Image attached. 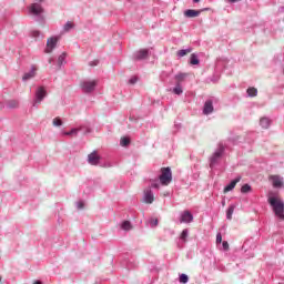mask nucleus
Wrapping results in <instances>:
<instances>
[{
    "label": "nucleus",
    "mask_w": 284,
    "mask_h": 284,
    "mask_svg": "<svg viewBox=\"0 0 284 284\" xmlns=\"http://www.w3.org/2000/svg\"><path fill=\"white\" fill-rule=\"evenodd\" d=\"M270 205L273 206V212L278 216L281 221L284 220V203L277 197L268 199Z\"/></svg>",
    "instance_id": "nucleus-1"
},
{
    "label": "nucleus",
    "mask_w": 284,
    "mask_h": 284,
    "mask_svg": "<svg viewBox=\"0 0 284 284\" xmlns=\"http://www.w3.org/2000/svg\"><path fill=\"white\" fill-rule=\"evenodd\" d=\"M159 179L161 185H170L172 183V170L170 168H162Z\"/></svg>",
    "instance_id": "nucleus-2"
},
{
    "label": "nucleus",
    "mask_w": 284,
    "mask_h": 284,
    "mask_svg": "<svg viewBox=\"0 0 284 284\" xmlns=\"http://www.w3.org/2000/svg\"><path fill=\"white\" fill-rule=\"evenodd\" d=\"M98 83L97 80H84L80 83V87L85 94H90V92H94Z\"/></svg>",
    "instance_id": "nucleus-3"
},
{
    "label": "nucleus",
    "mask_w": 284,
    "mask_h": 284,
    "mask_svg": "<svg viewBox=\"0 0 284 284\" xmlns=\"http://www.w3.org/2000/svg\"><path fill=\"white\" fill-rule=\"evenodd\" d=\"M223 152H225V146H223V144L220 143L217 150L211 156V168L214 165V163H216V161H219V159H221V156H223Z\"/></svg>",
    "instance_id": "nucleus-4"
},
{
    "label": "nucleus",
    "mask_w": 284,
    "mask_h": 284,
    "mask_svg": "<svg viewBox=\"0 0 284 284\" xmlns=\"http://www.w3.org/2000/svg\"><path fill=\"white\" fill-rule=\"evenodd\" d=\"M57 43H59V38H54V37L49 38L47 40V48H45L44 52L47 54H50L52 52V50H54L57 48Z\"/></svg>",
    "instance_id": "nucleus-5"
},
{
    "label": "nucleus",
    "mask_w": 284,
    "mask_h": 284,
    "mask_svg": "<svg viewBox=\"0 0 284 284\" xmlns=\"http://www.w3.org/2000/svg\"><path fill=\"white\" fill-rule=\"evenodd\" d=\"M47 94H48V92L45 91V89L43 87H40L36 92L34 105H37V103H41V101H43V99H45Z\"/></svg>",
    "instance_id": "nucleus-6"
},
{
    "label": "nucleus",
    "mask_w": 284,
    "mask_h": 284,
    "mask_svg": "<svg viewBox=\"0 0 284 284\" xmlns=\"http://www.w3.org/2000/svg\"><path fill=\"white\" fill-rule=\"evenodd\" d=\"M143 202L146 204L154 203V193H152V189L148 187L144 190Z\"/></svg>",
    "instance_id": "nucleus-7"
},
{
    "label": "nucleus",
    "mask_w": 284,
    "mask_h": 284,
    "mask_svg": "<svg viewBox=\"0 0 284 284\" xmlns=\"http://www.w3.org/2000/svg\"><path fill=\"white\" fill-rule=\"evenodd\" d=\"M99 161H101V156L99 153H97V151L88 155V162L90 165H99Z\"/></svg>",
    "instance_id": "nucleus-8"
},
{
    "label": "nucleus",
    "mask_w": 284,
    "mask_h": 284,
    "mask_svg": "<svg viewBox=\"0 0 284 284\" xmlns=\"http://www.w3.org/2000/svg\"><path fill=\"white\" fill-rule=\"evenodd\" d=\"M194 221V216L190 211H184L181 215L180 223H192Z\"/></svg>",
    "instance_id": "nucleus-9"
},
{
    "label": "nucleus",
    "mask_w": 284,
    "mask_h": 284,
    "mask_svg": "<svg viewBox=\"0 0 284 284\" xmlns=\"http://www.w3.org/2000/svg\"><path fill=\"white\" fill-rule=\"evenodd\" d=\"M29 12L31 14H34L36 17H38V14H42L43 8L39 3H33V4H31Z\"/></svg>",
    "instance_id": "nucleus-10"
},
{
    "label": "nucleus",
    "mask_w": 284,
    "mask_h": 284,
    "mask_svg": "<svg viewBox=\"0 0 284 284\" xmlns=\"http://www.w3.org/2000/svg\"><path fill=\"white\" fill-rule=\"evenodd\" d=\"M270 181H272L273 187H283V178L280 175H271Z\"/></svg>",
    "instance_id": "nucleus-11"
},
{
    "label": "nucleus",
    "mask_w": 284,
    "mask_h": 284,
    "mask_svg": "<svg viewBox=\"0 0 284 284\" xmlns=\"http://www.w3.org/2000/svg\"><path fill=\"white\" fill-rule=\"evenodd\" d=\"M237 183H241V176L236 178L229 185H226L224 187V194H227V192H232V190H234V187H236Z\"/></svg>",
    "instance_id": "nucleus-12"
},
{
    "label": "nucleus",
    "mask_w": 284,
    "mask_h": 284,
    "mask_svg": "<svg viewBox=\"0 0 284 284\" xmlns=\"http://www.w3.org/2000/svg\"><path fill=\"white\" fill-rule=\"evenodd\" d=\"M214 112V105L212 104V100H209L204 103L203 114H212Z\"/></svg>",
    "instance_id": "nucleus-13"
},
{
    "label": "nucleus",
    "mask_w": 284,
    "mask_h": 284,
    "mask_svg": "<svg viewBox=\"0 0 284 284\" xmlns=\"http://www.w3.org/2000/svg\"><path fill=\"white\" fill-rule=\"evenodd\" d=\"M199 14H201L200 10L189 9L184 11V17H186L187 19H194L199 17Z\"/></svg>",
    "instance_id": "nucleus-14"
},
{
    "label": "nucleus",
    "mask_w": 284,
    "mask_h": 284,
    "mask_svg": "<svg viewBox=\"0 0 284 284\" xmlns=\"http://www.w3.org/2000/svg\"><path fill=\"white\" fill-rule=\"evenodd\" d=\"M81 130H83V128H74L71 129L70 131H64L62 134L63 136H78L79 132H81Z\"/></svg>",
    "instance_id": "nucleus-15"
},
{
    "label": "nucleus",
    "mask_w": 284,
    "mask_h": 284,
    "mask_svg": "<svg viewBox=\"0 0 284 284\" xmlns=\"http://www.w3.org/2000/svg\"><path fill=\"white\" fill-rule=\"evenodd\" d=\"M148 54H149V51L146 49H141L136 55H135V59H138L139 61L143 60V59H148Z\"/></svg>",
    "instance_id": "nucleus-16"
},
{
    "label": "nucleus",
    "mask_w": 284,
    "mask_h": 284,
    "mask_svg": "<svg viewBox=\"0 0 284 284\" xmlns=\"http://www.w3.org/2000/svg\"><path fill=\"white\" fill-rule=\"evenodd\" d=\"M270 119L267 118H262L260 120V125L264 129V130H267V128H270Z\"/></svg>",
    "instance_id": "nucleus-17"
},
{
    "label": "nucleus",
    "mask_w": 284,
    "mask_h": 284,
    "mask_svg": "<svg viewBox=\"0 0 284 284\" xmlns=\"http://www.w3.org/2000/svg\"><path fill=\"white\" fill-rule=\"evenodd\" d=\"M37 74V69H32L29 73H26L23 75V81H28L29 79L34 78V75Z\"/></svg>",
    "instance_id": "nucleus-18"
},
{
    "label": "nucleus",
    "mask_w": 284,
    "mask_h": 284,
    "mask_svg": "<svg viewBox=\"0 0 284 284\" xmlns=\"http://www.w3.org/2000/svg\"><path fill=\"white\" fill-rule=\"evenodd\" d=\"M121 230H124L125 232H130V230H132V223H130V221L122 222Z\"/></svg>",
    "instance_id": "nucleus-19"
},
{
    "label": "nucleus",
    "mask_w": 284,
    "mask_h": 284,
    "mask_svg": "<svg viewBox=\"0 0 284 284\" xmlns=\"http://www.w3.org/2000/svg\"><path fill=\"white\" fill-rule=\"evenodd\" d=\"M7 106L10 108L11 110H14V108H19V101H17V100H9L7 102Z\"/></svg>",
    "instance_id": "nucleus-20"
},
{
    "label": "nucleus",
    "mask_w": 284,
    "mask_h": 284,
    "mask_svg": "<svg viewBox=\"0 0 284 284\" xmlns=\"http://www.w3.org/2000/svg\"><path fill=\"white\" fill-rule=\"evenodd\" d=\"M235 207H236V206L231 205V206L227 209V211H226V219H227L229 221H232V214H234Z\"/></svg>",
    "instance_id": "nucleus-21"
},
{
    "label": "nucleus",
    "mask_w": 284,
    "mask_h": 284,
    "mask_svg": "<svg viewBox=\"0 0 284 284\" xmlns=\"http://www.w3.org/2000/svg\"><path fill=\"white\" fill-rule=\"evenodd\" d=\"M246 92H247L248 97H256V94H258V90L256 88H254V87L248 88L246 90Z\"/></svg>",
    "instance_id": "nucleus-22"
},
{
    "label": "nucleus",
    "mask_w": 284,
    "mask_h": 284,
    "mask_svg": "<svg viewBox=\"0 0 284 284\" xmlns=\"http://www.w3.org/2000/svg\"><path fill=\"white\" fill-rule=\"evenodd\" d=\"M185 77H187L186 73H179L178 75H175V79L178 81V85H180V83H182V81H185Z\"/></svg>",
    "instance_id": "nucleus-23"
},
{
    "label": "nucleus",
    "mask_w": 284,
    "mask_h": 284,
    "mask_svg": "<svg viewBox=\"0 0 284 284\" xmlns=\"http://www.w3.org/2000/svg\"><path fill=\"white\" fill-rule=\"evenodd\" d=\"M241 192H242V194H248V192H252V186L250 184H244L241 187Z\"/></svg>",
    "instance_id": "nucleus-24"
},
{
    "label": "nucleus",
    "mask_w": 284,
    "mask_h": 284,
    "mask_svg": "<svg viewBox=\"0 0 284 284\" xmlns=\"http://www.w3.org/2000/svg\"><path fill=\"white\" fill-rule=\"evenodd\" d=\"M190 63L191 65H199V58L196 57V54L194 53L191 54Z\"/></svg>",
    "instance_id": "nucleus-25"
},
{
    "label": "nucleus",
    "mask_w": 284,
    "mask_h": 284,
    "mask_svg": "<svg viewBox=\"0 0 284 284\" xmlns=\"http://www.w3.org/2000/svg\"><path fill=\"white\" fill-rule=\"evenodd\" d=\"M190 52H192V49H182V50L178 51V57H185V55L190 54Z\"/></svg>",
    "instance_id": "nucleus-26"
},
{
    "label": "nucleus",
    "mask_w": 284,
    "mask_h": 284,
    "mask_svg": "<svg viewBox=\"0 0 284 284\" xmlns=\"http://www.w3.org/2000/svg\"><path fill=\"white\" fill-rule=\"evenodd\" d=\"M52 123L55 128H61V125H63V121L61 120V118H54Z\"/></svg>",
    "instance_id": "nucleus-27"
},
{
    "label": "nucleus",
    "mask_w": 284,
    "mask_h": 284,
    "mask_svg": "<svg viewBox=\"0 0 284 284\" xmlns=\"http://www.w3.org/2000/svg\"><path fill=\"white\" fill-rule=\"evenodd\" d=\"M63 63H65V53L60 54L58 58L59 68H61V65H63Z\"/></svg>",
    "instance_id": "nucleus-28"
},
{
    "label": "nucleus",
    "mask_w": 284,
    "mask_h": 284,
    "mask_svg": "<svg viewBox=\"0 0 284 284\" xmlns=\"http://www.w3.org/2000/svg\"><path fill=\"white\" fill-rule=\"evenodd\" d=\"M72 28H74V22L68 21V22L64 24V32H70V30H72Z\"/></svg>",
    "instance_id": "nucleus-29"
},
{
    "label": "nucleus",
    "mask_w": 284,
    "mask_h": 284,
    "mask_svg": "<svg viewBox=\"0 0 284 284\" xmlns=\"http://www.w3.org/2000/svg\"><path fill=\"white\" fill-rule=\"evenodd\" d=\"M120 145H122V148H126V145H130V139L121 138Z\"/></svg>",
    "instance_id": "nucleus-30"
},
{
    "label": "nucleus",
    "mask_w": 284,
    "mask_h": 284,
    "mask_svg": "<svg viewBox=\"0 0 284 284\" xmlns=\"http://www.w3.org/2000/svg\"><path fill=\"white\" fill-rule=\"evenodd\" d=\"M180 239L184 241V243L187 241V229L182 231Z\"/></svg>",
    "instance_id": "nucleus-31"
},
{
    "label": "nucleus",
    "mask_w": 284,
    "mask_h": 284,
    "mask_svg": "<svg viewBox=\"0 0 284 284\" xmlns=\"http://www.w3.org/2000/svg\"><path fill=\"white\" fill-rule=\"evenodd\" d=\"M174 94H183V89L181 88V84H178L174 89H173Z\"/></svg>",
    "instance_id": "nucleus-32"
},
{
    "label": "nucleus",
    "mask_w": 284,
    "mask_h": 284,
    "mask_svg": "<svg viewBox=\"0 0 284 284\" xmlns=\"http://www.w3.org/2000/svg\"><path fill=\"white\" fill-rule=\"evenodd\" d=\"M187 281H190V277H187L186 274H181L180 275V283L185 284V283H187Z\"/></svg>",
    "instance_id": "nucleus-33"
},
{
    "label": "nucleus",
    "mask_w": 284,
    "mask_h": 284,
    "mask_svg": "<svg viewBox=\"0 0 284 284\" xmlns=\"http://www.w3.org/2000/svg\"><path fill=\"white\" fill-rule=\"evenodd\" d=\"M222 247H223V250H225V252H227V250H230V243H227V241H224L222 243Z\"/></svg>",
    "instance_id": "nucleus-34"
},
{
    "label": "nucleus",
    "mask_w": 284,
    "mask_h": 284,
    "mask_svg": "<svg viewBox=\"0 0 284 284\" xmlns=\"http://www.w3.org/2000/svg\"><path fill=\"white\" fill-rule=\"evenodd\" d=\"M156 225H159V220L158 219L151 220V226L156 227Z\"/></svg>",
    "instance_id": "nucleus-35"
},
{
    "label": "nucleus",
    "mask_w": 284,
    "mask_h": 284,
    "mask_svg": "<svg viewBox=\"0 0 284 284\" xmlns=\"http://www.w3.org/2000/svg\"><path fill=\"white\" fill-rule=\"evenodd\" d=\"M216 243H223V236L221 235V233L216 234Z\"/></svg>",
    "instance_id": "nucleus-36"
},
{
    "label": "nucleus",
    "mask_w": 284,
    "mask_h": 284,
    "mask_svg": "<svg viewBox=\"0 0 284 284\" xmlns=\"http://www.w3.org/2000/svg\"><path fill=\"white\" fill-rule=\"evenodd\" d=\"M136 81H139V79H138L136 77H133V78H131V79L129 80V83H130L131 85H134V83H136Z\"/></svg>",
    "instance_id": "nucleus-37"
},
{
    "label": "nucleus",
    "mask_w": 284,
    "mask_h": 284,
    "mask_svg": "<svg viewBox=\"0 0 284 284\" xmlns=\"http://www.w3.org/2000/svg\"><path fill=\"white\" fill-rule=\"evenodd\" d=\"M32 37H34V38L37 39V38L41 37V32H39V31H33V32H32Z\"/></svg>",
    "instance_id": "nucleus-38"
},
{
    "label": "nucleus",
    "mask_w": 284,
    "mask_h": 284,
    "mask_svg": "<svg viewBox=\"0 0 284 284\" xmlns=\"http://www.w3.org/2000/svg\"><path fill=\"white\" fill-rule=\"evenodd\" d=\"M85 207V204L83 202H78V210H83Z\"/></svg>",
    "instance_id": "nucleus-39"
},
{
    "label": "nucleus",
    "mask_w": 284,
    "mask_h": 284,
    "mask_svg": "<svg viewBox=\"0 0 284 284\" xmlns=\"http://www.w3.org/2000/svg\"><path fill=\"white\" fill-rule=\"evenodd\" d=\"M151 187H155L156 190H159V182L153 181L151 183Z\"/></svg>",
    "instance_id": "nucleus-40"
},
{
    "label": "nucleus",
    "mask_w": 284,
    "mask_h": 284,
    "mask_svg": "<svg viewBox=\"0 0 284 284\" xmlns=\"http://www.w3.org/2000/svg\"><path fill=\"white\" fill-rule=\"evenodd\" d=\"M90 65H99V61L95 60V61L91 62Z\"/></svg>",
    "instance_id": "nucleus-41"
},
{
    "label": "nucleus",
    "mask_w": 284,
    "mask_h": 284,
    "mask_svg": "<svg viewBox=\"0 0 284 284\" xmlns=\"http://www.w3.org/2000/svg\"><path fill=\"white\" fill-rule=\"evenodd\" d=\"M229 1H230V3H236V2H239L241 0H229Z\"/></svg>",
    "instance_id": "nucleus-42"
},
{
    "label": "nucleus",
    "mask_w": 284,
    "mask_h": 284,
    "mask_svg": "<svg viewBox=\"0 0 284 284\" xmlns=\"http://www.w3.org/2000/svg\"><path fill=\"white\" fill-rule=\"evenodd\" d=\"M33 284H42L41 281H36Z\"/></svg>",
    "instance_id": "nucleus-43"
},
{
    "label": "nucleus",
    "mask_w": 284,
    "mask_h": 284,
    "mask_svg": "<svg viewBox=\"0 0 284 284\" xmlns=\"http://www.w3.org/2000/svg\"><path fill=\"white\" fill-rule=\"evenodd\" d=\"M194 1V3H199L201 0H193Z\"/></svg>",
    "instance_id": "nucleus-44"
},
{
    "label": "nucleus",
    "mask_w": 284,
    "mask_h": 284,
    "mask_svg": "<svg viewBox=\"0 0 284 284\" xmlns=\"http://www.w3.org/2000/svg\"><path fill=\"white\" fill-rule=\"evenodd\" d=\"M49 63H52V59L49 60Z\"/></svg>",
    "instance_id": "nucleus-45"
}]
</instances>
